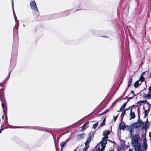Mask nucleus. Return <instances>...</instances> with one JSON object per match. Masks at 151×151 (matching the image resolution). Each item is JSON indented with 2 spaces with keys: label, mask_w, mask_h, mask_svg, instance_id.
Here are the masks:
<instances>
[{
  "label": "nucleus",
  "mask_w": 151,
  "mask_h": 151,
  "mask_svg": "<svg viewBox=\"0 0 151 151\" xmlns=\"http://www.w3.org/2000/svg\"><path fill=\"white\" fill-rule=\"evenodd\" d=\"M106 138L103 137L101 141L100 142L98 145L99 147L98 148L96 151H104L106 146L105 145L107 143V141Z\"/></svg>",
  "instance_id": "nucleus-1"
},
{
  "label": "nucleus",
  "mask_w": 151,
  "mask_h": 151,
  "mask_svg": "<svg viewBox=\"0 0 151 151\" xmlns=\"http://www.w3.org/2000/svg\"><path fill=\"white\" fill-rule=\"evenodd\" d=\"M31 8L33 10L38 12H39V11L35 1H31L29 4Z\"/></svg>",
  "instance_id": "nucleus-2"
},
{
  "label": "nucleus",
  "mask_w": 151,
  "mask_h": 151,
  "mask_svg": "<svg viewBox=\"0 0 151 151\" xmlns=\"http://www.w3.org/2000/svg\"><path fill=\"white\" fill-rule=\"evenodd\" d=\"M125 127H126L125 129L127 130H129L131 134L132 135V133L134 132V129L133 126L132 125L130 126L126 125Z\"/></svg>",
  "instance_id": "nucleus-3"
},
{
  "label": "nucleus",
  "mask_w": 151,
  "mask_h": 151,
  "mask_svg": "<svg viewBox=\"0 0 151 151\" xmlns=\"http://www.w3.org/2000/svg\"><path fill=\"white\" fill-rule=\"evenodd\" d=\"M138 136H139V137L138 135H135L132 138V141L134 144H137V143H138L139 138Z\"/></svg>",
  "instance_id": "nucleus-4"
},
{
  "label": "nucleus",
  "mask_w": 151,
  "mask_h": 151,
  "mask_svg": "<svg viewBox=\"0 0 151 151\" xmlns=\"http://www.w3.org/2000/svg\"><path fill=\"white\" fill-rule=\"evenodd\" d=\"M136 145L134 147V149L135 151H140L142 150L141 149V145L140 143H137Z\"/></svg>",
  "instance_id": "nucleus-5"
},
{
  "label": "nucleus",
  "mask_w": 151,
  "mask_h": 151,
  "mask_svg": "<svg viewBox=\"0 0 151 151\" xmlns=\"http://www.w3.org/2000/svg\"><path fill=\"white\" fill-rule=\"evenodd\" d=\"M111 132L110 131L106 130L103 132V135L104 136V138L108 139L109 138L108 135L110 134Z\"/></svg>",
  "instance_id": "nucleus-6"
},
{
  "label": "nucleus",
  "mask_w": 151,
  "mask_h": 151,
  "mask_svg": "<svg viewBox=\"0 0 151 151\" xmlns=\"http://www.w3.org/2000/svg\"><path fill=\"white\" fill-rule=\"evenodd\" d=\"M142 97L145 99H151V93L148 92L147 94L144 93L142 95Z\"/></svg>",
  "instance_id": "nucleus-7"
},
{
  "label": "nucleus",
  "mask_w": 151,
  "mask_h": 151,
  "mask_svg": "<svg viewBox=\"0 0 151 151\" xmlns=\"http://www.w3.org/2000/svg\"><path fill=\"white\" fill-rule=\"evenodd\" d=\"M125 124L124 122H122V121L120 123L119 125V128L120 130H124L125 129Z\"/></svg>",
  "instance_id": "nucleus-8"
},
{
  "label": "nucleus",
  "mask_w": 151,
  "mask_h": 151,
  "mask_svg": "<svg viewBox=\"0 0 151 151\" xmlns=\"http://www.w3.org/2000/svg\"><path fill=\"white\" fill-rule=\"evenodd\" d=\"M129 116L130 120H131L132 119H134L135 117V115L134 112V111H133V110H132V109H131V110L130 111Z\"/></svg>",
  "instance_id": "nucleus-9"
},
{
  "label": "nucleus",
  "mask_w": 151,
  "mask_h": 151,
  "mask_svg": "<svg viewBox=\"0 0 151 151\" xmlns=\"http://www.w3.org/2000/svg\"><path fill=\"white\" fill-rule=\"evenodd\" d=\"M137 105H133L132 106H129L128 108H127L125 110H124V111H125L127 110H128L129 109H130V110H131V109H132V110H133V109H134V110L135 111H136V107L137 106Z\"/></svg>",
  "instance_id": "nucleus-10"
},
{
  "label": "nucleus",
  "mask_w": 151,
  "mask_h": 151,
  "mask_svg": "<svg viewBox=\"0 0 151 151\" xmlns=\"http://www.w3.org/2000/svg\"><path fill=\"white\" fill-rule=\"evenodd\" d=\"M92 139L91 133L89 134L88 137L85 143V145H89V144L90 143Z\"/></svg>",
  "instance_id": "nucleus-11"
},
{
  "label": "nucleus",
  "mask_w": 151,
  "mask_h": 151,
  "mask_svg": "<svg viewBox=\"0 0 151 151\" xmlns=\"http://www.w3.org/2000/svg\"><path fill=\"white\" fill-rule=\"evenodd\" d=\"M89 123V122L88 121L83 124L82 126V128L81 129L82 131H84L86 128L88 127Z\"/></svg>",
  "instance_id": "nucleus-12"
},
{
  "label": "nucleus",
  "mask_w": 151,
  "mask_h": 151,
  "mask_svg": "<svg viewBox=\"0 0 151 151\" xmlns=\"http://www.w3.org/2000/svg\"><path fill=\"white\" fill-rule=\"evenodd\" d=\"M85 135V133H83L77 135V137L78 139H81L83 138Z\"/></svg>",
  "instance_id": "nucleus-13"
},
{
  "label": "nucleus",
  "mask_w": 151,
  "mask_h": 151,
  "mask_svg": "<svg viewBox=\"0 0 151 151\" xmlns=\"http://www.w3.org/2000/svg\"><path fill=\"white\" fill-rule=\"evenodd\" d=\"M133 76H132L131 78H129L128 80V84L127 87V88H128L129 87L132 85V77Z\"/></svg>",
  "instance_id": "nucleus-14"
},
{
  "label": "nucleus",
  "mask_w": 151,
  "mask_h": 151,
  "mask_svg": "<svg viewBox=\"0 0 151 151\" xmlns=\"http://www.w3.org/2000/svg\"><path fill=\"white\" fill-rule=\"evenodd\" d=\"M127 103V102L124 103L123 104V105L121 106V108H120V109L119 110V111H118L119 112L123 111Z\"/></svg>",
  "instance_id": "nucleus-15"
},
{
  "label": "nucleus",
  "mask_w": 151,
  "mask_h": 151,
  "mask_svg": "<svg viewBox=\"0 0 151 151\" xmlns=\"http://www.w3.org/2000/svg\"><path fill=\"white\" fill-rule=\"evenodd\" d=\"M67 141L65 142H62L60 143V146L61 147V150L62 151L64 147V146L66 145L67 143Z\"/></svg>",
  "instance_id": "nucleus-16"
},
{
  "label": "nucleus",
  "mask_w": 151,
  "mask_h": 151,
  "mask_svg": "<svg viewBox=\"0 0 151 151\" xmlns=\"http://www.w3.org/2000/svg\"><path fill=\"white\" fill-rule=\"evenodd\" d=\"M142 149L144 150H146L147 148V143H143L142 146Z\"/></svg>",
  "instance_id": "nucleus-17"
},
{
  "label": "nucleus",
  "mask_w": 151,
  "mask_h": 151,
  "mask_svg": "<svg viewBox=\"0 0 151 151\" xmlns=\"http://www.w3.org/2000/svg\"><path fill=\"white\" fill-rule=\"evenodd\" d=\"M139 81H136L134 84V87L135 88H137L141 84V83L139 84Z\"/></svg>",
  "instance_id": "nucleus-18"
},
{
  "label": "nucleus",
  "mask_w": 151,
  "mask_h": 151,
  "mask_svg": "<svg viewBox=\"0 0 151 151\" xmlns=\"http://www.w3.org/2000/svg\"><path fill=\"white\" fill-rule=\"evenodd\" d=\"M126 111H122V113L121 117V121H123V118L124 116V115L125 114Z\"/></svg>",
  "instance_id": "nucleus-19"
},
{
  "label": "nucleus",
  "mask_w": 151,
  "mask_h": 151,
  "mask_svg": "<svg viewBox=\"0 0 151 151\" xmlns=\"http://www.w3.org/2000/svg\"><path fill=\"white\" fill-rule=\"evenodd\" d=\"M106 117H105L104 119H103V122L102 123H101L99 125V127H102L104 125H105V122H106Z\"/></svg>",
  "instance_id": "nucleus-20"
},
{
  "label": "nucleus",
  "mask_w": 151,
  "mask_h": 151,
  "mask_svg": "<svg viewBox=\"0 0 151 151\" xmlns=\"http://www.w3.org/2000/svg\"><path fill=\"white\" fill-rule=\"evenodd\" d=\"M145 80V79L143 76H140L139 78V80L141 81V82H143Z\"/></svg>",
  "instance_id": "nucleus-21"
},
{
  "label": "nucleus",
  "mask_w": 151,
  "mask_h": 151,
  "mask_svg": "<svg viewBox=\"0 0 151 151\" xmlns=\"http://www.w3.org/2000/svg\"><path fill=\"white\" fill-rule=\"evenodd\" d=\"M85 147L83 149V151H86L88 148L89 145H85Z\"/></svg>",
  "instance_id": "nucleus-22"
},
{
  "label": "nucleus",
  "mask_w": 151,
  "mask_h": 151,
  "mask_svg": "<svg viewBox=\"0 0 151 151\" xmlns=\"http://www.w3.org/2000/svg\"><path fill=\"white\" fill-rule=\"evenodd\" d=\"M137 95V94H134V95H133V96H132L129 97V98L128 99H127V103H128V102L130 100V99H133V98H134V97H135Z\"/></svg>",
  "instance_id": "nucleus-23"
},
{
  "label": "nucleus",
  "mask_w": 151,
  "mask_h": 151,
  "mask_svg": "<svg viewBox=\"0 0 151 151\" xmlns=\"http://www.w3.org/2000/svg\"><path fill=\"white\" fill-rule=\"evenodd\" d=\"M143 143H147L145 134L143 136Z\"/></svg>",
  "instance_id": "nucleus-24"
},
{
  "label": "nucleus",
  "mask_w": 151,
  "mask_h": 151,
  "mask_svg": "<svg viewBox=\"0 0 151 151\" xmlns=\"http://www.w3.org/2000/svg\"><path fill=\"white\" fill-rule=\"evenodd\" d=\"M144 112L145 113V117L146 116H148V114L149 112L148 110H145L144 111Z\"/></svg>",
  "instance_id": "nucleus-25"
},
{
  "label": "nucleus",
  "mask_w": 151,
  "mask_h": 151,
  "mask_svg": "<svg viewBox=\"0 0 151 151\" xmlns=\"http://www.w3.org/2000/svg\"><path fill=\"white\" fill-rule=\"evenodd\" d=\"M98 125V122H97L96 123L93 124V128L94 129H96V127Z\"/></svg>",
  "instance_id": "nucleus-26"
},
{
  "label": "nucleus",
  "mask_w": 151,
  "mask_h": 151,
  "mask_svg": "<svg viewBox=\"0 0 151 151\" xmlns=\"http://www.w3.org/2000/svg\"><path fill=\"white\" fill-rule=\"evenodd\" d=\"M138 123H135L134 124L132 125L133 126V127H135L137 128L139 127H140V125H138Z\"/></svg>",
  "instance_id": "nucleus-27"
},
{
  "label": "nucleus",
  "mask_w": 151,
  "mask_h": 151,
  "mask_svg": "<svg viewBox=\"0 0 151 151\" xmlns=\"http://www.w3.org/2000/svg\"><path fill=\"white\" fill-rule=\"evenodd\" d=\"M142 103H146L147 104H149V103L147 101L146 99L142 101Z\"/></svg>",
  "instance_id": "nucleus-28"
},
{
  "label": "nucleus",
  "mask_w": 151,
  "mask_h": 151,
  "mask_svg": "<svg viewBox=\"0 0 151 151\" xmlns=\"http://www.w3.org/2000/svg\"><path fill=\"white\" fill-rule=\"evenodd\" d=\"M4 115H5V121H6V120H7L6 113V114H5L4 113V114L3 115V116L2 117V119L3 120L4 119Z\"/></svg>",
  "instance_id": "nucleus-29"
},
{
  "label": "nucleus",
  "mask_w": 151,
  "mask_h": 151,
  "mask_svg": "<svg viewBox=\"0 0 151 151\" xmlns=\"http://www.w3.org/2000/svg\"><path fill=\"white\" fill-rule=\"evenodd\" d=\"M138 123H139V124L138 125H139L140 126L142 125H145L144 123L142 121H140V122H139Z\"/></svg>",
  "instance_id": "nucleus-30"
},
{
  "label": "nucleus",
  "mask_w": 151,
  "mask_h": 151,
  "mask_svg": "<svg viewBox=\"0 0 151 151\" xmlns=\"http://www.w3.org/2000/svg\"><path fill=\"white\" fill-rule=\"evenodd\" d=\"M105 113H106L104 111L102 113H101L99 114V115H98V116L99 117H101V116H102V115H104V114H105Z\"/></svg>",
  "instance_id": "nucleus-31"
},
{
  "label": "nucleus",
  "mask_w": 151,
  "mask_h": 151,
  "mask_svg": "<svg viewBox=\"0 0 151 151\" xmlns=\"http://www.w3.org/2000/svg\"><path fill=\"white\" fill-rule=\"evenodd\" d=\"M119 116V114H118L116 116H114V120L115 122L116 121V119Z\"/></svg>",
  "instance_id": "nucleus-32"
},
{
  "label": "nucleus",
  "mask_w": 151,
  "mask_h": 151,
  "mask_svg": "<svg viewBox=\"0 0 151 151\" xmlns=\"http://www.w3.org/2000/svg\"><path fill=\"white\" fill-rule=\"evenodd\" d=\"M63 14L64 15L67 14V15H68L69 14V13L67 11H65L63 13Z\"/></svg>",
  "instance_id": "nucleus-33"
},
{
  "label": "nucleus",
  "mask_w": 151,
  "mask_h": 151,
  "mask_svg": "<svg viewBox=\"0 0 151 151\" xmlns=\"http://www.w3.org/2000/svg\"><path fill=\"white\" fill-rule=\"evenodd\" d=\"M10 128H13V129H15V128H19V127H18L17 126H11L10 127Z\"/></svg>",
  "instance_id": "nucleus-34"
},
{
  "label": "nucleus",
  "mask_w": 151,
  "mask_h": 151,
  "mask_svg": "<svg viewBox=\"0 0 151 151\" xmlns=\"http://www.w3.org/2000/svg\"><path fill=\"white\" fill-rule=\"evenodd\" d=\"M147 72V71H145V72H143L141 73V76H143Z\"/></svg>",
  "instance_id": "nucleus-35"
},
{
  "label": "nucleus",
  "mask_w": 151,
  "mask_h": 151,
  "mask_svg": "<svg viewBox=\"0 0 151 151\" xmlns=\"http://www.w3.org/2000/svg\"><path fill=\"white\" fill-rule=\"evenodd\" d=\"M137 113H138V116H139V115H140V108H138V109H137Z\"/></svg>",
  "instance_id": "nucleus-36"
},
{
  "label": "nucleus",
  "mask_w": 151,
  "mask_h": 151,
  "mask_svg": "<svg viewBox=\"0 0 151 151\" xmlns=\"http://www.w3.org/2000/svg\"><path fill=\"white\" fill-rule=\"evenodd\" d=\"M11 71L9 73V75L8 76H7V77L6 78V80H5V81H6L7 80V79L9 78V76H10V74H11Z\"/></svg>",
  "instance_id": "nucleus-37"
},
{
  "label": "nucleus",
  "mask_w": 151,
  "mask_h": 151,
  "mask_svg": "<svg viewBox=\"0 0 151 151\" xmlns=\"http://www.w3.org/2000/svg\"><path fill=\"white\" fill-rule=\"evenodd\" d=\"M142 103V101H140L137 102V104H139V105H141Z\"/></svg>",
  "instance_id": "nucleus-38"
},
{
  "label": "nucleus",
  "mask_w": 151,
  "mask_h": 151,
  "mask_svg": "<svg viewBox=\"0 0 151 151\" xmlns=\"http://www.w3.org/2000/svg\"><path fill=\"white\" fill-rule=\"evenodd\" d=\"M149 92H151V86L149 87L148 88Z\"/></svg>",
  "instance_id": "nucleus-39"
},
{
  "label": "nucleus",
  "mask_w": 151,
  "mask_h": 151,
  "mask_svg": "<svg viewBox=\"0 0 151 151\" xmlns=\"http://www.w3.org/2000/svg\"><path fill=\"white\" fill-rule=\"evenodd\" d=\"M128 88H127L126 89L125 91H124V92L123 95L122 96H124V95L126 93V91H127V90L128 89Z\"/></svg>",
  "instance_id": "nucleus-40"
},
{
  "label": "nucleus",
  "mask_w": 151,
  "mask_h": 151,
  "mask_svg": "<svg viewBox=\"0 0 151 151\" xmlns=\"http://www.w3.org/2000/svg\"><path fill=\"white\" fill-rule=\"evenodd\" d=\"M140 115H139V116H138V117H139V118H138V123L139 122H140V121H141V120H140Z\"/></svg>",
  "instance_id": "nucleus-41"
},
{
  "label": "nucleus",
  "mask_w": 151,
  "mask_h": 151,
  "mask_svg": "<svg viewBox=\"0 0 151 151\" xmlns=\"http://www.w3.org/2000/svg\"><path fill=\"white\" fill-rule=\"evenodd\" d=\"M4 129L2 127L0 129V133Z\"/></svg>",
  "instance_id": "nucleus-42"
},
{
  "label": "nucleus",
  "mask_w": 151,
  "mask_h": 151,
  "mask_svg": "<svg viewBox=\"0 0 151 151\" xmlns=\"http://www.w3.org/2000/svg\"><path fill=\"white\" fill-rule=\"evenodd\" d=\"M131 93L132 94H134V91L133 90H131Z\"/></svg>",
  "instance_id": "nucleus-43"
},
{
  "label": "nucleus",
  "mask_w": 151,
  "mask_h": 151,
  "mask_svg": "<svg viewBox=\"0 0 151 151\" xmlns=\"http://www.w3.org/2000/svg\"><path fill=\"white\" fill-rule=\"evenodd\" d=\"M149 136L150 137V139H151V132H150L149 133Z\"/></svg>",
  "instance_id": "nucleus-44"
},
{
  "label": "nucleus",
  "mask_w": 151,
  "mask_h": 151,
  "mask_svg": "<svg viewBox=\"0 0 151 151\" xmlns=\"http://www.w3.org/2000/svg\"><path fill=\"white\" fill-rule=\"evenodd\" d=\"M108 111H109L108 109H106V110L105 111H105V112L106 113V112H107Z\"/></svg>",
  "instance_id": "nucleus-45"
},
{
  "label": "nucleus",
  "mask_w": 151,
  "mask_h": 151,
  "mask_svg": "<svg viewBox=\"0 0 151 151\" xmlns=\"http://www.w3.org/2000/svg\"><path fill=\"white\" fill-rule=\"evenodd\" d=\"M146 71H147V72L146 73H147V74H148L149 73V70H146Z\"/></svg>",
  "instance_id": "nucleus-46"
},
{
  "label": "nucleus",
  "mask_w": 151,
  "mask_h": 151,
  "mask_svg": "<svg viewBox=\"0 0 151 151\" xmlns=\"http://www.w3.org/2000/svg\"><path fill=\"white\" fill-rule=\"evenodd\" d=\"M109 151H114L113 149H111L110 150H109Z\"/></svg>",
  "instance_id": "nucleus-47"
},
{
  "label": "nucleus",
  "mask_w": 151,
  "mask_h": 151,
  "mask_svg": "<svg viewBox=\"0 0 151 151\" xmlns=\"http://www.w3.org/2000/svg\"><path fill=\"white\" fill-rule=\"evenodd\" d=\"M102 37H106L107 38V37H106V36H102Z\"/></svg>",
  "instance_id": "nucleus-48"
},
{
  "label": "nucleus",
  "mask_w": 151,
  "mask_h": 151,
  "mask_svg": "<svg viewBox=\"0 0 151 151\" xmlns=\"http://www.w3.org/2000/svg\"><path fill=\"white\" fill-rule=\"evenodd\" d=\"M150 77H151V73L150 74Z\"/></svg>",
  "instance_id": "nucleus-49"
},
{
  "label": "nucleus",
  "mask_w": 151,
  "mask_h": 151,
  "mask_svg": "<svg viewBox=\"0 0 151 151\" xmlns=\"http://www.w3.org/2000/svg\"><path fill=\"white\" fill-rule=\"evenodd\" d=\"M145 125V126H146V127L147 126V125L146 124Z\"/></svg>",
  "instance_id": "nucleus-50"
},
{
  "label": "nucleus",
  "mask_w": 151,
  "mask_h": 151,
  "mask_svg": "<svg viewBox=\"0 0 151 151\" xmlns=\"http://www.w3.org/2000/svg\"><path fill=\"white\" fill-rule=\"evenodd\" d=\"M92 136H93V134H92Z\"/></svg>",
  "instance_id": "nucleus-51"
},
{
  "label": "nucleus",
  "mask_w": 151,
  "mask_h": 151,
  "mask_svg": "<svg viewBox=\"0 0 151 151\" xmlns=\"http://www.w3.org/2000/svg\"><path fill=\"white\" fill-rule=\"evenodd\" d=\"M149 140H150V141H151V139H150Z\"/></svg>",
  "instance_id": "nucleus-52"
},
{
  "label": "nucleus",
  "mask_w": 151,
  "mask_h": 151,
  "mask_svg": "<svg viewBox=\"0 0 151 151\" xmlns=\"http://www.w3.org/2000/svg\"><path fill=\"white\" fill-rule=\"evenodd\" d=\"M145 127H143L142 128H145Z\"/></svg>",
  "instance_id": "nucleus-53"
},
{
  "label": "nucleus",
  "mask_w": 151,
  "mask_h": 151,
  "mask_svg": "<svg viewBox=\"0 0 151 151\" xmlns=\"http://www.w3.org/2000/svg\"><path fill=\"white\" fill-rule=\"evenodd\" d=\"M18 28V27H17V29Z\"/></svg>",
  "instance_id": "nucleus-54"
},
{
  "label": "nucleus",
  "mask_w": 151,
  "mask_h": 151,
  "mask_svg": "<svg viewBox=\"0 0 151 151\" xmlns=\"http://www.w3.org/2000/svg\"><path fill=\"white\" fill-rule=\"evenodd\" d=\"M140 151H142V150H140Z\"/></svg>",
  "instance_id": "nucleus-55"
}]
</instances>
